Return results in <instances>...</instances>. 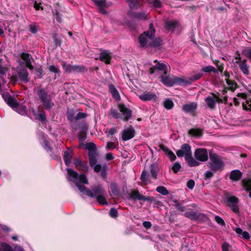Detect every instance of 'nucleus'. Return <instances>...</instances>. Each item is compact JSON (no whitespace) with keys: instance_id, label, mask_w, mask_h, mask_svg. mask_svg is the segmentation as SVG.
Returning <instances> with one entry per match:
<instances>
[{"instance_id":"nucleus-1","label":"nucleus","mask_w":251,"mask_h":251,"mask_svg":"<svg viewBox=\"0 0 251 251\" xmlns=\"http://www.w3.org/2000/svg\"><path fill=\"white\" fill-rule=\"evenodd\" d=\"M75 186L83 194L90 198L97 199V201L101 204H108L106 198L103 196L105 190L100 185H96L92 187V190L88 189L84 185H80L78 182L75 183Z\"/></svg>"},{"instance_id":"nucleus-2","label":"nucleus","mask_w":251,"mask_h":251,"mask_svg":"<svg viewBox=\"0 0 251 251\" xmlns=\"http://www.w3.org/2000/svg\"><path fill=\"white\" fill-rule=\"evenodd\" d=\"M36 94L39 99L42 103L43 108L45 110L50 111L54 105L52 100V97L47 91L41 86H38L36 91Z\"/></svg>"},{"instance_id":"nucleus-3","label":"nucleus","mask_w":251,"mask_h":251,"mask_svg":"<svg viewBox=\"0 0 251 251\" xmlns=\"http://www.w3.org/2000/svg\"><path fill=\"white\" fill-rule=\"evenodd\" d=\"M167 71L163 72L160 77V81L165 85L171 87L175 84L182 85L183 83L186 82V81L184 79L177 77L175 75L167 76Z\"/></svg>"},{"instance_id":"nucleus-4","label":"nucleus","mask_w":251,"mask_h":251,"mask_svg":"<svg viewBox=\"0 0 251 251\" xmlns=\"http://www.w3.org/2000/svg\"><path fill=\"white\" fill-rule=\"evenodd\" d=\"M209 157L212 162L210 164V167L212 171L217 172L223 169L224 163L220 159L219 156L215 153H210Z\"/></svg>"},{"instance_id":"nucleus-5","label":"nucleus","mask_w":251,"mask_h":251,"mask_svg":"<svg viewBox=\"0 0 251 251\" xmlns=\"http://www.w3.org/2000/svg\"><path fill=\"white\" fill-rule=\"evenodd\" d=\"M184 216L191 220L199 222H205L208 218L207 216L202 213L194 211L192 209L185 212Z\"/></svg>"},{"instance_id":"nucleus-6","label":"nucleus","mask_w":251,"mask_h":251,"mask_svg":"<svg viewBox=\"0 0 251 251\" xmlns=\"http://www.w3.org/2000/svg\"><path fill=\"white\" fill-rule=\"evenodd\" d=\"M61 65L64 72L68 73H81L85 69V67L83 65L67 64L65 61L61 62Z\"/></svg>"},{"instance_id":"nucleus-7","label":"nucleus","mask_w":251,"mask_h":251,"mask_svg":"<svg viewBox=\"0 0 251 251\" xmlns=\"http://www.w3.org/2000/svg\"><path fill=\"white\" fill-rule=\"evenodd\" d=\"M227 205L231 208L233 212L235 214H239V208L238 198L234 196H230L226 198Z\"/></svg>"},{"instance_id":"nucleus-8","label":"nucleus","mask_w":251,"mask_h":251,"mask_svg":"<svg viewBox=\"0 0 251 251\" xmlns=\"http://www.w3.org/2000/svg\"><path fill=\"white\" fill-rule=\"evenodd\" d=\"M176 154L178 157L184 156V158H186L192 154L191 147L188 144H182L180 149L176 151Z\"/></svg>"},{"instance_id":"nucleus-9","label":"nucleus","mask_w":251,"mask_h":251,"mask_svg":"<svg viewBox=\"0 0 251 251\" xmlns=\"http://www.w3.org/2000/svg\"><path fill=\"white\" fill-rule=\"evenodd\" d=\"M196 159L201 162H204L208 160V152L206 149H197L194 152Z\"/></svg>"},{"instance_id":"nucleus-10","label":"nucleus","mask_w":251,"mask_h":251,"mask_svg":"<svg viewBox=\"0 0 251 251\" xmlns=\"http://www.w3.org/2000/svg\"><path fill=\"white\" fill-rule=\"evenodd\" d=\"M118 107L120 112L124 116V117H122V120L125 122L128 121L132 116V110L126 107L124 103L118 104Z\"/></svg>"},{"instance_id":"nucleus-11","label":"nucleus","mask_w":251,"mask_h":251,"mask_svg":"<svg viewBox=\"0 0 251 251\" xmlns=\"http://www.w3.org/2000/svg\"><path fill=\"white\" fill-rule=\"evenodd\" d=\"M92 1L98 7L99 12L102 15L107 14V11L105 9L110 6V4L106 2V0H92Z\"/></svg>"},{"instance_id":"nucleus-12","label":"nucleus","mask_w":251,"mask_h":251,"mask_svg":"<svg viewBox=\"0 0 251 251\" xmlns=\"http://www.w3.org/2000/svg\"><path fill=\"white\" fill-rule=\"evenodd\" d=\"M135 134V130L132 126L126 130H123L122 131V137L123 141H127L133 138Z\"/></svg>"},{"instance_id":"nucleus-13","label":"nucleus","mask_w":251,"mask_h":251,"mask_svg":"<svg viewBox=\"0 0 251 251\" xmlns=\"http://www.w3.org/2000/svg\"><path fill=\"white\" fill-rule=\"evenodd\" d=\"M127 14L131 18L138 20H146L147 19V16L144 12H136L132 10H129L127 11Z\"/></svg>"},{"instance_id":"nucleus-14","label":"nucleus","mask_w":251,"mask_h":251,"mask_svg":"<svg viewBox=\"0 0 251 251\" xmlns=\"http://www.w3.org/2000/svg\"><path fill=\"white\" fill-rule=\"evenodd\" d=\"M155 71H163L164 72L167 71V65L164 63L158 62L155 65L149 69L150 74H153Z\"/></svg>"},{"instance_id":"nucleus-15","label":"nucleus","mask_w":251,"mask_h":251,"mask_svg":"<svg viewBox=\"0 0 251 251\" xmlns=\"http://www.w3.org/2000/svg\"><path fill=\"white\" fill-rule=\"evenodd\" d=\"M197 103L194 102H191L183 105L182 107V110L186 113H194L197 108Z\"/></svg>"},{"instance_id":"nucleus-16","label":"nucleus","mask_w":251,"mask_h":251,"mask_svg":"<svg viewBox=\"0 0 251 251\" xmlns=\"http://www.w3.org/2000/svg\"><path fill=\"white\" fill-rule=\"evenodd\" d=\"M130 10L138 9L143 6V3L141 0H126Z\"/></svg>"},{"instance_id":"nucleus-17","label":"nucleus","mask_w":251,"mask_h":251,"mask_svg":"<svg viewBox=\"0 0 251 251\" xmlns=\"http://www.w3.org/2000/svg\"><path fill=\"white\" fill-rule=\"evenodd\" d=\"M38 111L39 112L38 114L35 113V110H33V114L35 117V119L40 121V122L44 123L47 120V116L46 112L43 109H40V106L38 108Z\"/></svg>"},{"instance_id":"nucleus-18","label":"nucleus","mask_w":251,"mask_h":251,"mask_svg":"<svg viewBox=\"0 0 251 251\" xmlns=\"http://www.w3.org/2000/svg\"><path fill=\"white\" fill-rule=\"evenodd\" d=\"M129 198L131 199L134 200L143 201L148 200L146 198V196H144L139 193L138 190H133L131 191V192L129 194Z\"/></svg>"},{"instance_id":"nucleus-19","label":"nucleus","mask_w":251,"mask_h":251,"mask_svg":"<svg viewBox=\"0 0 251 251\" xmlns=\"http://www.w3.org/2000/svg\"><path fill=\"white\" fill-rule=\"evenodd\" d=\"M73 155V151L70 148H68L67 150L64 151L63 159L66 166H69L70 165Z\"/></svg>"},{"instance_id":"nucleus-20","label":"nucleus","mask_w":251,"mask_h":251,"mask_svg":"<svg viewBox=\"0 0 251 251\" xmlns=\"http://www.w3.org/2000/svg\"><path fill=\"white\" fill-rule=\"evenodd\" d=\"M99 59L101 61L104 62L106 64L110 63L111 59L110 53L107 50H105L100 53Z\"/></svg>"},{"instance_id":"nucleus-21","label":"nucleus","mask_w":251,"mask_h":251,"mask_svg":"<svg viewBox=\"0 0 251 251\" xmlns=\"http://www.w3.org/2000/svg\"><path fill=\"white\" fill-rule=\"evenodd\" d=\"M139 98L142 100L147 101L151 100H155L156 99V96L151 92H145L143 94L139 96Z\"/></svg>"},{"instance_id":"nucleus-22","label":"nucleus","mask_w":251,"mask_h":251,"mask_svg":"<svg viewBox=\"0 0 251 251\" xmlns=\"http://www.w3.org/2000/svg\"><path fill=\"white\" fill-rule=\"evenodd\" d=\"M159 147L160 149L163 151L165 152V153L168 156L171 161H173L176 160V155L172 151H170L168 148L165 147L163 144H160L159 145Z\"/></svg>"},{"instance_id":"nucleus-23","label":"nucleus","mask_w":251,"mask_h":251,"mask_svg":"<svg viewBox=\"0 0 251 251\" xmlns=\"http://www.w3.org/2000/svg\"><path fill=\"white\" fill-rule=\"evenodd\" d=\"M242 176V173L239 170H234L230 172L229 178L234 181L239 180Z\"/></svg>"},{"instance_id":"nucleus-24","label":"nucleus","mask_w":251,"mask_h":251,"mask_svg":"<svg viewBox=\"0 0 251 251\" xmlns=\"http://www.w3.org/2000/svg\"><path fill=\"white\" fill-rule=\"evenodd\" d=\"M188 133L189 136L198 138L202 136L203 131L200 128H192L188 130Z\"/></svg>"},{"instance_id":"nucleus-25","label":"nucleus","mask_w":251,"mask_h":251,"mask_svg":"<svg viewBox=\"0 0 251 251\" xmlns=\"http://www.w3.org/2000/svg\"><path fill=\"white\" fill-rule=\"evenodd\" d=\"M18 75L20 79L24 82L26 83L29 81L28 73L25 68H22L18 72Z\"/></svg>"},{"instance_id":"nucleus-26","label":"nucleus","mask_w":251,"mask_h":251,"mask_svg":"<svg viewBox=\"0 0 251 251\" xmlns=\"http://www.w3.org/2000/svg\"><path fill=\"white\" fill-rule=\"evenodd\" d=\"M150 172L152 178L155 180L157 178V173L158 172V166L156 163H152L150 165Z\"/></svg>"},{"instance_id":"nucleus-27","label":"nucleus","mask_w":251,"mask_h":251,"mask_svg":"<svg viewBox=\"0 0 251 251\" xmlns=\"http://www.w3.org/2000/svg\"><path fill=\"white\" fill-rule=\"evenodd\" d=\"M236 233L238 235L239 237H241L245 240H248L250 239L251 236L248 232L246 231H243L240 227H236L234 229Z\"/></svg>"},{"instance_id":"nucleus-28","label":"nucleus","mask_w":251,"mask_h":251,"mask_svg":"<svg viewBox=\"0 0 251 251\" xmlns=\"http://www.w3.org/2000/svg\"><path fill=\"white\" fill-rule=\"evenodd\" d=\"M203 76V74L201 73L197 74L193 76H191L188 79H185L184 80L186 81V82L183 83L182 86H186L189 84H192L193 82H194L200 78H201Z\"/></svg>"},{"instance_id":"nucleus-29","label":"nucleus","mask_w":251,"mask_h":251,"mask_svg":"<svg viewBox=\"0 0 251 251\" xmlns=\"http://www.w3.org/2000/svg\"><path fill=\"white\" fill-rule=\"evenodd\" d=\"M155 32V30L153 27V24L150 23L149 25V29L146 31L144 32L141 35H144V36L150 39H152L154 36Z\"/></svg>"},{"instance_id":"nucleus-30","label":"nucleus","mask_w":251,"mask_h":251,"mask_svg":"<svg viewBox=\"0 0 251 251\" xmlns=\"http://www.w3.org/2000/svg\"><path fill=\"white\" fill-rule=\"evenodd\" d=\"M108 88L109 91L111 93L112 97L116 100H119L121 99V97L120 96V94L119 93L118 91L117 90V89L115 88V86L112 84H110L108 85Z\"/></svg>"},{"instance_id":"nucleus-31","label":"nucleus","mask_w":251,"mask_h":251,"mask_svg":"<svg viewBox=\"0 0 251 251\" xmlns=\"http://www.w3.org/2000/svg\"><path fill=\"white\" fill-rule=\"evenodd\" d=\"M163 45V41L160 38H155L152 41L148 44V47L157 48H159Z\"/></svg>"},{"instance_id":"nucleus-32","label":"nucleus","mask_w":251,"mask_h":251,"mask_svg":"<svg viewBox=\"0 0 251 251\" xmlns=\"http://www.w3.org/2000/svg\"><path fill=\"white\" fill-rule=\"evenodd\" d=\"M87 127L86 125L84 126L82 129L78 133V138L79 142H84L87 138Z\"/></svg>"},{"instance_id":"nucleus-33","label":"nucleus","mask_w":251,"mask_h":251,"mask_svg":"<svg viewBox=\"0 0 251 251\" xmlns=\"http://www.w3.org/2000/svg\"><path fill=\"white\" fill-rule=\"evenodd\" d=\"M242 185L246 191L249 192V196L251 198V178L243 179Z\"/></svg>"},{"instance_id":"nucleus-34","label":"nucleus","mask_w":251,"mask_h":251,"mask_svg":"<svg viewBox=\"0 0 251 251\" xmlns=\"http://www.w3.org/2000/svg\"><path fill=\"white\" fill-rule=\"evenodd\" d=\"M185 159L190 167H196L200 164V162L193 158L192 154L185 158Z\"/></svg>"},{"instance_id":"nucleus-35","label":"nucleus","mask_w":251,"mask_h":251,"mask_svg":"<svg viewBox=\"0 0 251 251\" xmlns=\"http://www.w3.org/2000/svg\"><path fill=\"white\" fill-rule=\"evenodd\" d=\"M178 24L177 21L176 20L167 21L165 23L164 27L167 30H174L178 25Z\"/></svg>"},{"instance_id":"nucleus-36","label":"nucleus","mask_w":251,"mask_h":251,"mask_svg":"<svg viewBox=\"0 0 251 251\" xmlns=\"http://www.w3.org/2000/svg\"><path fill=\"white\" fill-rule=\"evenodd\" d=\"M205 101L206 102L208 107L210 109H214L215 108L216 101L214 97L208 96L205 99Z\"/></svg>"},{"instance_id":"nucleus-37","label":"nucleus","mask_w":251,"mask_h":251,"mask_svg":"<svg viewBox=\"0 0 251 251\" xmlns=\"http://www.w3.org/2000/svg\"><path fill=\"white\" fill-rule=\"evenodd\" d=\"M88 155L89 161V164L91 167H93L97 163V152L93 153L92 152H88Z\"/></svg>"},{"instance_id":"nucleus-38","label":"nucleus","mask_w":251,"mask_h":251,"mask_svg":"<svg viewBox=\"0 0 251 251\" xmlns=\"http://www.w3.org/2000/svg\"><path fill=\"white\" fill-rule=\"evenodd\" d=\"M67 172L68 175L69 176L72 177V178H73L74 179L73 181L75 183H76V182H78L76 180L78 179V174L75 171L72 169H70V168H68L67 169Z\"/></svg>"},{"instance_id":"nucleus-39","label":"nucleus","mask_w":251,"mask_h":251,"mask_svg":"<svg viewBox=\"0 0 251 251\" xmlns=\"http://www.w3.org/2000/svg\"><path fill=\"white\" fill-rule=\"evenodd\" d=\"M201 71L207 73H210L211 72H213L214 74H217L218 73V70L211 65L202 67L201 69Z\"/></svg>"},{"instance_id":"nucleus-40","label":"nucleus","mask_w":251,"mask_h":251,"mask_svg":"<svg viewBox=\"0 0 251 251\" xmlns=\"http://www.w3.org/2000/svg\"><path fill=\"white\" fill-rule=\"evenodd\" d=\"M85 147L86 150H88V152L92 153L97 152L96 146L94 143H87L85 145Z\"/></svg>"},{"instance_id":"nucleus-41","label":"nucleus","mask_w":251,"mask_h":251,"mask_svg":"<svg viewBox=\"0 0 251 251\" xmlns=\"http://www.w3.org/2000/svg\"><path fill=\"white\" fill-rule=\"evenodd\" d=\"M149 4H152V7L154 8H160L162 7V3L159 0H146Z\"/></svg>"},{"instance_id":"nucleus-42","label":"nucleus","mask_w":251,"mask_h":251,"mask_svg":"<svg viewBox=\"0 0 251 251\" xmlns=\"http://www.w3.org/2000/svg\"><path fill=\"white\" fill-rule=\"evenodd\" d=\"M226 84L229 86L228 88V90H230L232 91H234L237 88V83L230 79H226Z\"/></svg>"},{"instance_id":"nucleus-43","label":"nucleus","mask_w":251,"mask_h":251,"mask_svg":"<svg viewBox=\"0 0 251 251\" xmlns=\"http://www.w3.org/2000/svg\"><path fill=\"white\" fill-rule=\"evenodd\" d=\"M172 201L174 203V206L178 211L183 212L185 210V206H183V204L179 202L178 201L176 200H172Z\"/></svg>"},{"instance_id":"nucleus-44","label":"nucleus","mask_w":251,"mask_h":251,"mask_svg":"<svg viewBox=\"0 0 251 251\" xmlns=\"http://www.w3.org/2000/svg\"><path fill=\"white\" fill-rule=\"evenodd\" d=\"M110 115L114 119H122V115L121 114L118 112V110L111 108L110 110Z\"/></svg>"},{"instance_id":"nucleus-45","label":"nucleus","mask_w":251,"mask_h":251,"mask_svg":"<svg viewBox=\"0 0 251 251\" xmlns=\"http://www.w3.org/2000/svg\"><path fill=\"white\" fill-rule=\"evenodd\" d=\"M163 106L166 109L170 110L173 108L174 103L171 100L168 99L164 101Z\"/></svg>"},{"instance_id":"nucleus-46","label":"nucleus","mask_w":251,"mask_h":251,"mask_svg":"<svg viewBox=\"0 0 251 251\" xmlns=\"http://www.w3.org/2000/svg\"><path fill=\"white\" fill-rule=\"evenodd\" d=\"M239 68L243 73L245 75L249 74V67L245 62L239 64Z\"/></svg>"},{"instance_id":"nucleus-47","label":"nucleus","mask_w":251,"mask_h":251,"mask_svg":"<svg viewBox=\"0 0 251 251\" xmlns=\"http://www.w3.org/2000/svg\"><path fill=\"white\" fill-rule=\"evenodd\" d=\"M156 191L164 196H166L169 194V192L167 189L163 186H158L156 189Z\"/></svg>"},{"instance_id":"nucleus-48","label":"nucleus","mask_w":251,"mask_h":251,"mask_svg":"<svg viewBox=\"0 0 251 251\" xmlns=\"http://www.w3.org/2000/svg\"><path fill=\"white\" fill-rule=\"evenodd\" d=\"M78 183H82L83 184H88V180L86 176L84 174H80L78 176ZM80 185H81L80 184Z\"/></svg>"},{"instance_id":"nucleus-49","label":"nucleus","mask_w":251,"mask_h":251,"mask_svg":"<svg viewBox=\"0 0 251 251\" xmlns=\"http://www.w3.org/2000/svg\"><path fill=\"white\" fill-rule=\"evenodd\" d=\"M10 107L12 108H17L19 105V102L16 100V99L12 97L9 101L7 103Z\"/></svg>"},{"instance_id":"nucleus-50","label":"nucleus","mask_w":251,"mask_h":251,"mask_svg":"<svg viewBox=\"0 0 251 251\" xmlns=\"http://www.w3.org/2000/svg\"><path fill=\"white\" fill-rule=\"evenodd\" d=\"M34 70L36 72L35 73L38 79H41L43 77V75H44V71L42 69V66L35 67Z\"/></svg>"},{"instance_id":"nucleus-51","label":"nucleus","mask_w":251,"mask_h":251,"mask_svg":"<svg viewBox=\"0 0 251 251\" xmlns=\"http://www.w3.org/2000/svg\"><path fill=\"white\" fill-rule=\"evenodd\" d=\"M139 42L142 48L145 47L147 45V37L144 35H140L139 37Z\"/></svg>"},{"instance_id":"nucleus-52","label":"nucleus","mask_w":251,"mask_h":251,"mask_svg":"<svg viewBox=\"0 0 251 251\" xmlns=\"http://www.w3.org/2000/svg\"><path fill=\"white\" fill-rule=\"evenodd\" d=\"M111 190L114 196H118L119 195V190L117 185L113 183L110 185Z\"/></svg>"},{"instance_id":"nucleus-53","label":"nucleus","mask_w":251,"mask_h":251,"mask_svg":"<svg viewBox=\"0 0 251 251\" xmlns=\"http://www.w3.org/2000/svg\"><path fill=\"white\" fill-rule=\"evenodd\" d=\"M0 251H14L12 247L6 243H2L1 244V247L0 249Z\"/></svg>"},{"instance_id":"nucleus-54","label":"nucleus","mask_w":251,"mask_h":251,"mask_svg":"<svg viewBox=\"0 0 251 251\" xmlns=\"http://www.w3.org/2000/svg\"><path fill=\"white\" fill-rule=\"evenodd\" d=\"M52 12L56 20L58 23H61L62 22V18L59 12L57 9H52Z\"/></svg>"},{"instance_id":"nucleus-55","label":"nucleus","mask_w":251,"mask_h":251,"mask_svg":"<svg viewBox=\"0 0 251 251\" xmlns=\"http://www.w3.org/2000/svg\"><path fill=\"white\" fill-rule=\"evenodd\" d=\"M76 168L79 171H81L82 172H85V173L87 172L89 170V168L87 165L86 162H83L82 164H81L80 165H79Z\"/></svg>"},{"instance_id":"nucleus-56","label":"nucleus","mask_w":251,"mask_h":251,"mask_svg":"<svg viewBox=\"0 0 251 251\" xmlns=\"http://www.w3.org/2000/svg\"><path fill=\"white\" fill-rule=\"evenodd\" d=\"M242 54L248 58L251 62V49L246 48L242 51Z\"/></svg>"},{"instance_id":"nucleus-57","label":"nucleus","mask_w":251,"mask_h":251,"mask_svg":"<svg viewBox=\"0 0 251 251\" xmlns=\"http://www.w3.org/2000/svg\"><path fill=\"white\" fill-rule=\"evenodd\" d=\"M149 176H149L148 172L144 170H143V171L142 173V174H141V176L140 177V179L142 182H144V183L146 182Z\"/></svg>"},{"instance_id":"nucleus-58","label":"nucleus","mask_w":251,"mask_h":251,"mask_svg":"<svg viewBox=\"0 0 251 251\" xmlns=\"http://www.w3.org/2000/svg\"><path fill=\"white\" fill-rule=\"evenodd\" d=\"M21 57L25 62L29 61L31 59H32L30 54L28 53L23 52L21 54Z\"/></svg>"},{"instance_id":"nucleus-59","label":"nucleus","mask_w":251,"mask_h":251,"mask_svg":"<svg viewBox=\"0 0 251 251\" xmlns=\"http://www.w3.org/2000/svg\"><path fill=\"white\" fill-rule=\"evenodd\" d=\"M181 166L180 164L178 162H175L172 167V171L175 174H177L179 170L180 169Z\"/></svg>"},{"instance_id":"nucleus-60","label":"nucleus","mask_w":251,"mask_h":251,"mask_svg":"<svg viewBox=\"0 0 251 251\" xmlns=\"http://www.w3.org/2000/svg\"><path fill=\"white\" fill-rule=\"evenodd\" d=\"M67 117L68 120L71 122H74L75 121V116H74L73 111H68L67 113Z\"/></svg>"},{"instance_id":"nucleus-61","label":"nucleus","mask_w":251,"mask_h":251,"mask_svg":"<svg viewBox=\"0 0 251 251\" xmlns=\"http://www.w3.org/2000/svg\"><path fill=\"white\" fill-rule=\"evenodd\" d=\"M146 198L148 199V200H145V201H150L151 202H154V204L155 205H158V206H160L161 205V202L159 201H158V200H156L155 198H154V197H146Z\"/></svg>"},{"instance_id":"nucleus-62","label":"nucleus","mask_w":251,"mask_h":251,"mask_svg":"<svg viewBox=\"0 0 251 251\" xmlns=\"http://www.w3.org/2000/svg\"><path fill=\"white\" fill-rule=\"evenodd\" d=\"M13 96H12L8 92H6V93H3L2 94V97L3 99V100H4V101L7 103V102L9 101V100L11 99V98Z\"/></svg>"},{"instance_id":"nucleus-63","label":"nucleus","mask_w":251,"mask_h":251,"mask_svg":"<svg viewBox=\"0 0 251 251\" xmlns=\"http://www.w3.org/2000/svg\"><path fill=\"white\" fill-rule=\"evenodd\" d=\"M109 215L112 218H117L118 216V213L117 210L115 208H112L110 210Z\"/></svg>"},{"instance_id":"nucleus-64","label":"nucleus","mask_w":251,"mask_h":251,"mask_svg":"<svg viewBox=\"0 0 251 251\" xmlns=\"http://www.w3.org/2000/svg\"><path fill=\"white\" fill-rule=\"evenodd\" d=\"M48 69L50 72L55 74H58L60 73V70L59 69V68L54 65H50L49 66Z\"/></svg>"}]
</instances>
